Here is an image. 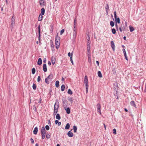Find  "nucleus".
<instances>
[{
    "label": "nucleus",
    "instance_id": "obj_1",
    "mask_svg": "<svg viewBox=\"0 0 146 146\" xmlns=\"http://www.w3.org/2000/svg\"><path fill=\"white\" fill-rule=\"evenodd\" d=\"M58 34H57L55 38V44L56 48L57 49L59 48L60 45V37L58 36Z\"/></svg>",
    "mask_w": 146,
    "mask_h": 146
},
{
    "label": "nucleus",
    "instance_id": "obj_2",
    "mask_svg": "<svg viewBox=\"0 0 146 146\" xmlns=\"http://www.w3.org/2000/svg\"><path fill=\"white\" fill-rule=\"evenodd\" d=\"M53 76L52 74H50L45 79V82L47 84H49L50 81H52Z\"/></svg>",
    "mask_w": 146,
    "mask_h": 146
},
{
    "label": "nucleus",
    "instance_id": "obj_3",
    "mask_svg": "<svg viewBox=\"0 0 146 146\" xmlns=\"http://www.w3.org/2000/svg\"><path fill=\"white\" fill-rule=\"evenodd\" d=\"M15 25V19L14 16H13L11 19V24L10 25L11 30H12L13 28V26Z\"/></svg>",
    "mask_w": 146,
    "mask_h": 146
},
{
    "label": "nucleus",
    "instance_id": "obj_4",
    "mask_svg": "<svg viewBox=\"0 0 146 146\" xmlns=\"http://www.w3.org/2000/svg\"><path fill=\"white\" fill-rule=\"evenodd\" d=\"M114 17L115 19L116 22H117L118 23H120V20L119 17L117 18L116 12V11H115L114 12Z\"/></svg>",
    "mask_w": 146,
    "mask_h": 146
},
{
    "label": "nucleus",
    "instance_id": "obj_5",
    "mask_svg": "<svg viewBox=\"0 0 146 146\" xmlns=\"http://www.w3.org/2000/svg\"><path fill=\"white\" fill-rule=\"evenodd\" d=\"M59 102L58 101L56 102L54 106V110H58L59 108Z\"/></svg>",
    "mask_w": 146,
    "mask_h": 146
},
{
    "label": "nucleus",
    "instance_id": "obj_6",
    "mask_svg": "<svg viewBox=\"0 0 146 146\" xmlns=\"http://www.w3.org/2000/svg\"><path fill=\"white\" fill-rule=\"evenodd\" d=\"M97 111L100 114H101V105L100 104L98 103L97 105Z\"/></svg>",
    "mask_w": 146,
    "mask_h": 146
},
{
    "label": "nucleus",
    "instance_id": "obj_7",
    "mask_svg": "<svg viewBox=\"0 0 146 146\" xmlns=\"http://www.w3.org/2000/svg\"><path fill=\"white\" fill-rule=\"evenodd\" d=\"M63 103V106L64 108H66L67 106V102L66 99H62Z\"/></svg>",
    "mask_w": 146,
    "mask_h": 146
},
{
    "label": "nucleus",
    "instance_id": "obj_8",
    "mask_svg": "<svg viewBox=\"0 0 146 146\" xmlns=\"http://www.w3.org/2000/svg\"><path fill=\"white\" fill-rule=\"evenodd\" d=\"M125 25H124L123 24V23L122 24H121L120 27L123 30V31H124L125 30L126 27L127 26V23L126 22H125Z\"/></svg>",
    "mask_w": 146,
    "mask_h": 146
},
{
    "label": "nucleus",
    "instance_id": "obj_9",
    "mask_svg": "<svg viewBox=\"0 0 146 146\" xmlns=\"http://www.w3.org/2000/svg\"><path fill=\"white\" fill-rule=\"evenodd\" d=\"M40 4L41 6H43L46 5V3L44 0H39Z\"/></svg>",
    "mask_w": 146,
    "mask_h": 146
},
{
    "label": "nucleus",
    "instance_id": "obj_10",
    "mask_svg": "<svg viewBox=\"0 0 146 146\" xmlns=\"http://www.w3.org/2000/svg\"><path fill=\"white\" fill-rule=\"evenodd\" d=\"M77 35V31L75 28L73 29V38L74 39L76 38Z\"/></svg>",
    "mask_w": 146,
    "mask_h": 146
},
{
    "label": "nucleus",
    "instance_id": "obj_11",
    "mask_svg": "<svg viewBox=\"0 0 146 146\" xmlns=\"http://www.w3.org/2000/svg\"><path fill=\"white\" fill-rule=\"evenodd\" d=\"M38 39L39 40V43L40 42V25L38 27Z\"/></svg>",
    "mask_w": 146,
    "mask_h": 146
},
{
    "label": "nucleus",
    "instance_id": "obj_12",
    "mask_svg": "<svg viewBox=\"0 0 146 146\" xmlns=\"http://www.w3.org/2000/svg\"><path fill=\"white\" fill-rule=\"evenodd\" d=\"M68 136L70 137H72L74 136L73 133L71 132V131H69L67 133Z\"/></svg>",
    "mask_w": 146,
    "mask_h": 146
},
{
    "label": "nucleus",
    "instance_id": "obj_13",
    "mask_svg": "<svg viewBox=\"0 0 146 146\" xmlns=\"http://www.w3.org/2000/svg\"><path fill=\"white\" fill-rule=\"evenodd\" d=\"M111 45L113 50L114 51L115 50V45L113 41H111Z\"/></svg>",
    "mask_w": 146,
    "mask_h": 146
},
{
    "label": "nucleus",
    "instance_id": "obj_14",
    "mask_svg": "<svg viewBox=\"0 0 146 146\" xmlns=\"http://www.w3.org/2000/svg\"><path fill=\"white\" fill-rule=\"evenodd\" d=\"M43 70L44 72H46L47 71V69L46 68V64H43Z\"/></svg>",
    "mask_w": 146,
    "mask_h": 146
},
{
    "label": "nucleus",
    "instance_id": "obj_15",
    "mask_svg": "<svg viewBox=\"0 0 146 146\" xmlns=\"http://www.w3.org/2000/svg\"><path fill=\"white\" fill-rule=\"evenodd\" d=\"M84 82L85 84L88 83V77L86 75L85 76Z\"/></svg>",
    "mask_w": 146,
    "mask_h": 146
},
{
    "label": "nucleus",
    "instance_id": "obj_16",
    "mask_svg": "<svg viewBox=\"0 0 146 146\" xmlns=\"http://www.w3.org/2000/svg\"><path fill=\"white\" fill-rule=\"evenodd\" d=\"M38 131V127H36L34 128V129L33 131V133L34 134L36 135Z\"/></svg>",
    "mask_w": 146,
    "mask_h": 146
},
{
    "label": "nucleus",
    "instance_id": "obj_17",
    "mask_svg": "<svg viewBox=\"0 0 146 146\" xmlns=\"http://www.w3.org/2000/svg\"><path fill=\"white\" fill-rule=\"evenodd\" d=\"M65 110L66 111V113L68 114H69L70 113V109L68 107L67 108H64Z\"/></svg>",
    "mask_w": 146,
    "mask_h": 146
},
{
    "label": "nucleus",
    "instance_id": "obj_18",
    "mask_svg": "<svg viewBox=\"0 0 146 146\" xmlns=\"http://www.w3.org/2000/svg\"><path fill=\"white\" fill-rule=\"evenodd\" d=\"M130 105L133 106L135 108L136 107V105L135 104V102L134 101H131L130 102Z\"/></svg>",
    "mask_w": 146,
    "mask_h": 146
},
{
    "label": "nucleus",
    "instance_id": "obj_19",
    "mask_svg": "<svg viewBox=\"0 0 146 146\" xmlns=\"http://www.w3.org/2000/svg\"><path fill=\"white\" fill-rule=\"evenodd\" d=\"M88 60L89 62H90L91 61L90 53V52H88Z\"/></svg>",
    "mask_w": 146,
    "mask_h": 146
},
{
    "label": "nucleus",
    "instance_id": "obj_20",
    "mask_svg": "<svg viewBox=\"0 0 146 146\" xmlns=\"http://www.w3.org/2000/svg\"><path fill=\"white\" fill-rule=\"evenodd\" d=\"M41 133L46 134L45 129L44 127H42L41 128Z\"/></svg>",
    "mask_w": 146,
    "mask_h": 146
},
{
    "label": "nucleus",
    "instance_id": "obj_21",
    "mask_svg": "<svg viewBox=\"0 0 146 146\" xmlns=\"http://www.w3.org/2000/svg\"><path fill=\"white\" fill-rule=\"evenodd\" d=\"M42 63V60L41 58H39L38 59V62H37V64L39 65H40Z\"/></svg>",
    "mask_w": 146,
    "mask_h": 146
},
{
    "label": "nucleus",
    "instance_id": "obj_22",
    "mask_svg": "<svg viewBox=\"0 0 146 146\" xmlns=\"http://www.w3.org/2000/svg\"><path fill=\"white\" fill-rule=\"evenodd\" d=\"M109 9V6L108 5V4H107L106 5V7H105V9H106V11L107 14H108V13Z\"/></svg>",
    "mask_w": 146,
    "mask_h": 146
},
{
    "label": "nucleus",
    "instance_id": "obj_23",
    "mask_svg": "<svg viewBox=\"0 0 146 146\" xmlns=\"http://www.w3.org/2000/svg\"><path fill=\"white\" fill-rule=\"evenodd\" d=\"M70 127V125L69 123H68L66 124V125L65 127V129H68Z\"/></svg>",
    "mask_w": 146,
    "mask_h": 146
},
{
    "label": "nucleus",
    "instance_id": "obj_24",
    "mask_svg": "<svg viewBox=\"0 0 146 146\" xmlns=\"http://www.w3.org/2000/svg\"><path fill=\"white\" fill-rule=\"evenodd\" d=\"M85 86L86 87V93H87L88 90V83L85 84Z\"/></svg>",
    "mask_w": 146,
    "mask_h": 146
},
{
    "label": "nucleus",
    "instance_id": "obj_25",
    "mask_svg": "<svg viewBox=\"0 0 146 146\" xmlns=\"http://www.w3.org/2000/svg\"><path fill=\"white\" fill-rule=\"evenodd\" d=\"M45 9L44 8H42L41 10V14L42 15H44L45 13Z\"/></svg>",
    "mask_w": 146,
    "mask_h": 146
},
{
    "label": "nucleus",
    "instance_id": "obj_26",
    "mask_svg": "<svg viewBox=\"0 0 146 146\" xmlns=\"http://www.w3.org/2000/svg\"><path fill=\"white\" fill-rule=\"evenodd\" d=\"M98 76L100 78H102V74L100 71H98Z\"/></svg>",
    "mask_w": 146,
    "mask_h": 146
},
{
    "label": "nucleus",
    "instance_id": "obj_27",
    "mask_svg": "<svg viewBox=\"0 0 146 146\" xmlns=\"http://www.w3.org/2000/svg\"><path fill=\"white\" fill-rule=\"evenodd\" d=\"M56 118L58 120H60V119L61 117L59 113H57L56 115Z\"/></svg>",
    "mask_w": 146,
    "mask_h": 146
},
{
    "label": "nucleus",
    "instance_id": "obj_28",
    "mask_svg": "<svg viewBox=\"0 0 146 146\" xmlns=\"http://www.w3.org/2000/svg\"><path fill=\"white\" fill-rule=\"evenodd\" d=\"M73 129L74 130V132L76 133L77 131V127L75 125L73 127Z\"/></svg>",
    "mask_w": 146,
    "mask_h": 146
},
{
    "label": "nucleus",
    "instance_id": "obj_29",
    "mask_svg": "<svg viewBox=\"0 0 146 146\" xmlns=\"http://www.w3.org/2000/svg\"><path fill=\"white\" fill-rule=\"evenodd\" d=\"M77 23V21L76 18L75 19L74 21V28L75 29Z\"/></svg>",
    "mask_w": 146,
    "mask_h": 146
},
{
    "label": "nucleus",
    "instance_id": "obj_30",
    "mask_svg": "<svg viewBox=\"0 0 146 146\" xmlns=\"http://www.w3.org/2000/svg\"><path fill=\"white\" fill-rule=\"evenodd\" d=\"M65 85L64 84H62L61 86V90L62 91H63L65 89Z\"/></svg>",
    "mask_w": 146,
    "mask_h": 146
},
{
    "label": "nucleus",
    "instance_id": "obj_31",
    "mask_svg": "<svg viewBox=\"0 0 146 146\" xmlns=\"http://www.w3.org/2000/svg\"><path fill=\"white\" fill-rule=\"evenodd\" d=\"M59 82L57 80L56 81V83H55V85H56V86L57 87V88H58L59 86Z\"/></svg>",
    "mask_w": 146,
    "mask_h": 146
},
{
    "label": "nucleus",
    "instance_id": "obj_32",
    "mask_svg": "<svg viewBox=\"0 0 146 146\" xmlns=\"http://www.w3.org/2000/svg\"><path fill=\"white\" fill-rule=\"evenodd\" d=\"M68 94H70V95H72V93H73L72 92V91L70 89H69L68 90Z\"/></svg>",
    "mask_w": 146,
    "mask_h": 146
},
{
    "label": "nucleus",
    "instance_id": "obj_33",
    "mask_svg": "<svg viewBox=\"0 0 146 146\" xmlns=\"http://www.w3.org/2000/svg\"><path fill=\"white\" fill-rule=\"evenodd\" d=\"M87 50L88 51V52H90V45H87Z\"/></svg>",
    "mask_w": 146,
    "mask_h": 146
},
{
    "label": "nucleus",
    "instance_id": "obj_34",
    "mask_svg": "<svg viewBox=\"0 0 146 146\" xmlns=\"http://www.w3.org/2000/svg\"><path fill=\"white\" fill-rule=\"evenodd\" d=\"M130 31L131 32H132L134 30V29L133 27L129 26Z\"/></svg>",
    "mask_w": 146,
    "mask_h": 146
},
{
    "label": "nucleus",
    "instance_id": "obj_35",
    "mask_svg": "<svg viewBox=\"0 0 146 146\" xmlns=\"http://www.w3.org/2000/svg\"><path fill=\"white\" fill-rule=\"evenodd\" d=\"M72 53H71V56L70 57V60L72 63V64L73 65V61L72 60Z\"/></svg>",
    "mask_w": 146,
    "mask_h": 146
},
{
    "label": "nucleus",
    "instance_id": "obj_36",
    "mask_svg": "<svg viewBox=\"0 0 146 146\" xmlns=\"http://www.w3.org/2000/svg\"><path fill=\"white\" fill-rule=\"evenodd\" d=\"M112 72L114 74H115L116 72V70L115 69V68H113L112 70Z\"/></svg>",
    "mask_w": 146,
    "mask_h": 146
},
{
    "label": "nucleus",
    "instance_id": "obj_37",
    "mask_svg": "<svg viewBox=\"0 0 146 146\" xmlns=\"http://www.w3.org/2000/svg\"><path fill=\"white\" fill-rule=\"evenodd\" d=\"M112 32L113 34H115L116 33L115 29L114 28L112 29Z\"/></svg>",
    "mask_w": 146,
    "mask_h": 146
},
{
    "label": "nucleus",
    "instance_id": "obj_38",
    "mask_svg": "<svg viewBox=\"0 0 146 146\" xmlns=\"http://www.w3.org/2000/svg\"><path fill=\"white\" fill-rule=\"evenodd\" d=\"M32 87L34 90H35L36 89V86L35 84H33Z\"/></svg>",
    "mask_w": 146,
    "mask_h": 146
},
{
    "label": "nucleus",
    "instance_id": "obj_39",
    "mask_svg": "<svg viewBox=\"0 0 146 146\" xmlns=\"http://www.w3.org/2000/svg\"><path fill=\"white\" fill-rule=\"evenodd\" d=\"M46 137L48 139H49L50 137V135L49 134L47 133L46 135Z\"/></svg>",
    "mask_w": 146,
    "mask_h": 146
},
{
    "label": "nucleus",
    "instance_id": "obj_40",
    "mask_svg": "<svg viewBox=\"0 0 146 146\" xmlns=\"http://www.w3.org/2000/svg\"><path fill=\"white\" fill-rule=\"evenodd\" d=\"M110 25L112 27L114 26V22L113 21H111L110 22Z\"/></svg>",
    "mask_w": 146,
    "mask_h": 146
},
{
    "label": "nucleus",
    "instance_id": "obj_41",
    "mask_svg": "<svg viewBox=\"0 0 146 146\" xmlns=\"http://www.w3.org/2000/svg\"><path fill=\"white\" fill-rule=\"evenodd\" d=\"M42 15L41 16V17H40V15L38 19V21H41L42 19Z\"/></svg>",
    "mask_w": 146,
    "mask_h": 146
},
{
    "label": "nucleus",
    "instance_id": "obj_42",
    "mask_svg": "<svg viewBox=\"0 0 146 146\" xmlns=\"http://www.w3.org/2000/svg\"><path fill=\"white\" fill-rule=\"evenodd\" d=\"M35 71H36V70H35V68H33L32 69V74H35Z\"/></svg>",
    "mask_w": 146,
    "mask_h": 146
},
{
    "label": "nucleus",
    "instance_id": "obj_43",
    "mask_svg": "<svg viewBox=\"0 0 146 146\" xmlns=\"http://www.w3.org/2000/svg\"><path fill=\"white\" fill-rule=\"evenodd\" d=\"M58 111V110H54V113H53V115H55L56 113H57Z\"/></svg>",
    "mask_w": 146,
    "mask_h": 146
},
{
    "label": "nucleus",
    "instance_id": "obj_44",
    "mask_svg": "<svg viewBox=\"0 0 146 146\" xmlns=\"http://www.w3.org/2000/svg\"><path fill=\"white\" fill-rule=\"evenodd\" d=\"M113 133L114 134H116V130L115 129H113Z\"/></svg>",
    "mask_w": 146,
    "mask_h": 146
},
{
    "label": "nucleus",
    "instance_id": "obj_45",
    "mask_svg": "<svg viewBox=\"0 0 146 146\" xmlns=\"http://www.w3.org/2000/svg\"><path fill=\"white\" fill-rule=\"evenodd\" d=\"M64 29H62L60 31V35H62V34L64 33Z\"/></svg>",
    "mask_w": 146,
    "mask_h": 146
},
{
    "label": "nucleus",
    "instance_id": "obj_46",
    "mask_svg": "<svg viewBox=\"0 0 146 146\" xmlns=\"http://www.w3.org/2000/svg\"><path fill=\"white\" fill-rule=\"evenodd\" d=\"M68 100L71 102V103H72L73 100H72V98H69Z\"/></svg>",
    "mask_w": 146,
    "mask_h": 146
},
{
    "label": "nucleus",
    "instance_id": "obj_47",
    "mask_svg": "<svg viewBox=\"0 0 146 146\" xmlns=\"http://www.w3.org/2000/svg\"><path fill=\"white\" fill-rule=\"evenodd\" d=\"M41 80L40 77V76H38L37 78V81L38 82H39Z\"/></svg>",
    "mask_w": 146,
    "mask_h": 146
},
{
    "label": "nucleus",
    "instance_id": "obj_48",
    "mask_svg": "<svg viewBox=\"0 0 146 146\" xmlns=\"http://www.w3.org/2000/svg\"><path fill=\"white\" fill-rule=\"evenodd\" d=\"M115 26L116 28V30L117 31H118V27L117 24V23H116L115 24Z\"/></svg>",
    "mask_w": 146,
    "mask_h": 146
},
{
    "label": "nucleus",
    "instance_id": "obj_49",
    "mask_svg": "<svg viewBox=\"0 0 146 146\" xmlns=\"http://www.w3.org/2000/svg\"><path fill=\"white\" fill-rule=\"evenodd\" d=\"M45 128L47 130H48L49 129V127L48 125H46L45 126Z\"/></svg>",
    "mask_w": 146,
    "mask_h": 146
},
{
    "label": "nucleus",
    "instance_id": "obj_50",
    "mask_svg": "<svg viewBox=\"0 0 146 146\" xmlns=\"http://www.w3.org/2000/svg\"><path fill=\"white\" fill-rule=\"evenodd\" d=\"M123 52L124 56L125 55H126V52L125 50L124 49H123Z\"/></svg>",
    "mask_w": 146,
    "mask_h": 146
},
{
    "label": "nucleus",
    "instance_id": "obj_51",
    "mask_svg": "<svg viewBox=\"0 0 146 146\" xmlns=\"http://www.w3.org/2000/svg\"><path fill=\"white\" fill-rule=\"evenodd\" d=\"M33 110L35 111H36V108L35 106H33Z\"/></svg>",
    "mask_w": 146,
    "mask_h": 146
},
{
    "label": "nucleus",
    "instance_id": "obj_52",
    "mask_svg": "<svg viewBox=\"0 0 146 146\" xmlns=\"http://www.w3.org/2000/svg\"><path fill=\"white\" fill-rule=\"evenodd\" d=\"M87 35L88 36V37L86 38L87 40L88 41H90V38L89 36V35L87 34Z\"/></svg>",
    "mask_w": 146,
    "mask_h": 146
},
{
    "label": "nucleus",
    "instance_id": "obj_53",
    "mask_svg": "<svg viewBox=\"0 0 146 146\" xmlns=\"http://www.w3.org/2000/svg\"><path fill=\"white\" fill-rule=\"evenodd\" d=\"M31 141L32 143H34V141L33 139L31 138Z\"/></svg>",
    "mask_w": 146,
    "mask_h": 146
},
{
    "label": "nucleus",
    "instance_id": "obj_54",
    "mask_svg": "<svg viewBox=\"0 0 146 146\" xmlns=\"http://www.w3.org/2000/svg\"><path fill=\"white\" fill-rule=\"evenodd\" d=\"M91 43V42L90 41H88L87 42V45H90V44Z\"/></svg>",
    "mask_w": 146,
    "mask_h": 146
},
{
    "label": "nucleus",
    "instance_id": "obj_55",
    "mask_svg": "<svg viewBox=\"0 0 146 146\" xmlns=\"http://www.w3.org/2000/svg\"><path fill=\"white\" fill-rule=\"evenodd\" d=\"M46 61V58H44L43 59V62L44 63H45Z\"/></svg>",
    "mask_w": 146,
    "mask_h": 146
},
{
    "label": "nucleus",
    "instance_id": "obj_56",
    "mask_svg": "<svg viewBox=\"0 0 146 146\" xmlns=\"http://www.w3.org/2000/svg\"><path fill=\"white\" fill-rule=\"evenodd\" d=\"M41 97H40V99H39V100L38 101V103L39 104H40L41 102Z\"/></svg>",
    "mask_w": 146,
    "mask_h": 146
},
{
    "label": "nucleus",
    "instance_id": "obj_57",
    "mask_svg": "<svg viewBox=\"0 0 146 146\" xmlns=\"http://www.w3.org/2000/svg\"><path fill=\"white\" fill-rule=\"evenodd\" d=\"M124 56H125V59L127 60H128V58H127V55H124Z\"/></svg>",
    "mask_w": 146,
    "mask_h": 146
},
{
    "label": "nucleus",
    "instance_id": "obj_58",
    "mask_svg": "<svg viewBox=\"0 0 146 146\" xmlns=\"http://www.w3.org/2000/svg\"><path fill=\"white\" fill-rule=\"evenodd\" d=\"M119 30L121 32H122V31H123V30L120 27H119Z\"/></svg>",
    "mask_w": 146,
    "mask_h": 146
},
{
    "label": "nucleus",
    "instance_id": "obj_59",
    "mask_svg": "<svg viewBox=\"0 0 146 146\" xmlns=\"http://www.w3.org/2000/svg\"><path fill=\"white\" fill-rule=\"evenodd\" d=\"M52 64L54 65V64H55V61H54V60H52Z\"/></svg>",
    "mask_w": 146,
    "mask_h": 146
},
{
    "label": "nucleus",
    "instance_id": "obj_60",
    "mask_svg": "<svg viewBox=\"0 0 146 146\" xmlns=\"http://www.w3.org/2000/svg\"><path fill=\"white\" fill-rule=\"evenodd\" d=\"M96 64H97V65L98 66H99V62L98 61H96Z\"/></svg>",
    "mask_w": 146,
    "mask_h": 146
},
{
    "label": "nucleus",
    "instance_id": "obj_61",
    "mask_svg": "<svg viewBox=\"0 0 146 146\" xmlns=\"http://www.w3.org/2000/svg\"><path fill=\"white\" fill-rule=\"evenodd\" d=\"M58 121L57 120H56L55 121V123L56 124H57V123H58Z\"/></svg>",
    "mask_w": 146,
    "mask_h": 146
},
{
    "label": "nucleus",
    "instance_id": "obj_62",
    "mask_svg": "<svg viewBox=\"0 0 146 146\" xmlns=\"http://www.w3.org/2000/svg\"><path fill=\"white\" fill-rule=\"evenodd\" d=\"M48 64L50 66L51 65V63L50 61H48Z\"/></svg>",
    "mask_w": 146,
    "mask_h": 146
},
{
    "label": "nucleus",
    "instance_id": "obj_63",
    "mask_svg": "<svg viewBox=\"0 0 146 146\" xmlns=\"http://www.w3.org/2000/svg\"><path fill=\"white\" fill-rule=\"evenodd\" d=\"M42 136H45V133H41Z\"/></svg>",
    "mask_w": 146,
    "mask_h": 146
},
{
    "label": "nucleus",
    "instance_id": "obj_64",
    "mask_svg": "<svg viewBox=\"0 0 146 146\" xmlns=\"http://www.w3.org/2000/svg\"><path fill=\"white\" fill-rule=\"evenodd\" d=\"M61 122H58V126H60L61 125Z\"/></svg>",
    "mask_w": 146,
    "mask_h": 146
}]
</instances>
